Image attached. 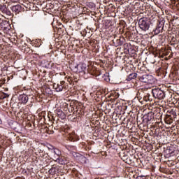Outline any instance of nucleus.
<instances>
[{"label": "nucleus", "mask_w": 179, "mask_h": 179, "mask_svg": "<svg viewBox=\"0 0 179 179\" xmlns=\"http://www.w3.org/2000/svg\"><path fill=\"white\" fill-rule=\"evenodd\" d=\"M18 101L20 104H27L29 101V96L27 94H20L18 96Z\"/></svg>", "instance_id": "nucleus-5"}, {"label": "nucleus", "mask_w": 179, "mask_h": 179, "mask_svg": "<svg viewBox=\"0 0 179 179\" xmlns=\"http://www.w3.org/2000/svg\"><path fill=\"white\" fill-rule=\"evenodd\" d=\"M138 79L140 80V82H143V83H152L153 80V76L151 75H143L141 76H138Z\"/></svg>", "instance_id": "nucleus-3"}, {"label": "nucleus", "mask_w": 179, "mask_h": 179, "mask_svg": "<svg viewBox=\"0 0 179 179\" xmlns=\"http://www.w3.org/2000/svg\"><path fill=\"white\" fill-rule=\"evenodd\" d=\"M140 177H143V176H140Z\"/></svg>", "instance_id": "nucleus-26"}, {"label": "nucleus", "mask_w": 179, "mask_h": 179, "mask_svg": "<svg viewBox=\"0 0 179 179\" xmlns=\"http://www.w3.org/2000/svg\"><path fill=\"white\" fill-rule=\"evenodd\" d=\"M116 44L117 46H120V45H122L123 43L122 41H121V39H117L116 41Z\"/></svg>", "instance_id": "nucleus-19"}, {"label": "nucleus", "mask_w": 179, "mask_h": 179, "mask_svg": "<svg viewBox=\"0 0 179 179\" xmlns=\"http://www.w3.org/2000/svg\"><path fill=\"white\" fill-rule=\"evenodd\" d=\"M143 99L145 100V101H152V96L150 95V94H147Z\"/></svg>", "instance_id": "nucleus-16"}, {"label": "nucleus", "mask_w": 179, "mask_h": 179, "mask_svg": "<svg viewBox=\"0 0 179 179\" xmlns=\"http://www.w3.org/2000/svg\"><path fill=\"white\" fill-rule=\"evenodd\" d=\"M56 162L59 163V164L62 165L68 164V159H66L65 157H57V158L56 159Z\"/></svg>", "instance_id": "nucleus-6"}, {"label": "nucleus", "mask_w": 179, "mask_h": 179, "mask_svg": "<svg viewBox=\"0 0 179 179\" xmlns=\"http://www.w3.org/2000/svg\"><path fill=\"white\" fill-rule=\"evenodd\" d=\"M67 138L69 139V141H70V142H75V134H69L67 135Z\"/></svg>", "instance_id": "nucleus-15"}, {"label": "nucleus", "mask_w": 179, "mask_h": 179, "mask_svg": "<svg viewBox=\"0 0 179 179\" xmlns=\"http://www.w3.org/2000/svg\"><path fill=\"white\" fill-rule=\"evenodd\" d=\"M55 148V147H54V146H52V145H48V150L50 151V152L52 150H54Z\"/></svg>", "instance_id": "nucleus-20"}, {"label": "nucleus", "mask_w": 179, "mask_h": 179, "mask_svg": "<svg viewBox=\"0 0 179 179\" xmlns=\"http://www.w3.org/2000/svg\"><path fill=\"white\" fill-rule=\"evenodd\" d=\"M64 83H65V82H64V81H62V82L60 83V85H62H62H63Z\"/></svg>", "instance_id": "nucleus-23"}, {"label": "nucleus", "mask_w": 179, "mask_h": 179, "mask_svg": "<svg viewBox=\"0 0 179 179\" xmlns=\"http://www.w3.org/2000/svg\"><path fill=\"white\" fill-rule=\"evenodd\" d=\"M11 9H12L13 12H15V13H19V12H20V10H22V6H20L19 4L13 6Z\"/></svg>", "instance_id": "nucleus-11"}, {"label": "nucleus", "mask_w": 179, "mask_h": 179, "mask_svg": "<svg viewBox=\"0 0 179 179\" xmlns=\"http://www.w3.org/2000/svg\"><path fill=\"white\" fill-rule=\"evenodd\" d=\"M144 118L147 123L150 122V121L153 120V115H152V113H148L147 115H144Z\"/></svg>", "instance_id": "nucleus-14"}, {"label": "nucleus", "mask_w": 179, "mask_h": 179, "mask_svg": "<svg viewBox=\"0 0 179 179\" xmlns=\"http://www.w3.org/2000/svg\"><path fill=\"white\" fill-rule=\"evenodd\" d=\"M157 27H158L159 29L163 30V29L164 28V22H163V21L159 22L157 24Z\"/></svg>", "instance_id": "nucleus-17"}, {"label": "nucleus", "mask_w": 179, "mask_h": 179, "mask_svg": "<svg viewBox=\"0 0 179 179\" xmlns=\"http://www.w3.org/2000/svg\"><path fill=\"white\" fill-rule=\"evenodd\" d=\"M115 1H117V2H120V1H121V0H115Z\"/></svg>", "instance_id": "nucleus-24"}, {"label": "nucleus", "mask_w": 179, "mask_h": 179, "mask_svg": "<svg viewBox=\"0 0 179 179\" xmlns=\"http://www.w3.org/2000/svg\"><path fill=\"white\" fill-rule=\"evenodd\" d=\"M48 134L49 135H52V134H54V131H53V130H48Z\"/></svg>", "instance_id": "nucleus-21"}, {"label": "nucleus", "mask_w": 179, "mask_h": 179, "mask_svg": "<svg viewBox=\"0 0 179 179\" xmlns=\"http://www.w3.org/2000/svg\"><path fill=\"white\" fill-rule=\"evenodd\" d=\"M0 11H1L3 15H8V16H10V12L8 10L6 5H0Z\"/></svg>", "instance_id": "nucleus-9"}, {"label": "nucleus", "mask_w": 179, "mask_h": 179, "mask_svg": "<svg viewBox=\"0 0 179 179\" xmlns=\"http://www.w3.org/2000/svg\"><path fill=\"white\" fill-rule=\"evenodd\" d=\"M138 26L143 31H148L150 27V24L148 19L143 17L138 20Z\"/></svg>", "instance_id": "nucleus-2"}, {"label": "nucleus", "mask_w": 179, "mask_h": 179, "mask_svg": "<svg viewBox=\"0 0 179 179\" xmlns=\"http://www.w3.org/2000/svg\"><path fill=\"white\" fill-rule=\"evenodd\" d=\"M94 75H96V76H99L100 73H99V71H96L95 73H94Z\"/></svg>", "instance_id": "nucleus-22"}, {"label": "nucleus", "mask_w": 179, "mask_h": 179, "mask_svg": "<svg viewBox=\"0 0 179 179\" xmlns=\"http://www.w3.org/2000/svg\"><path fill=\"white\" fill-rule=\"evenodd\" d=\"M152 93L155 99L157 100H163L166 97V93L160 88H154L152 90Z\"/></svg>", "instance_id": "nucleus-1"}, {"label": "nucleus", "mask_w": 179, "mask_h": 179, "mask_svg": "<svg viewBox=\"0 0 179 179\" xmlns=\"http://www.w3.org/2000/svg\"><path fill=\"white\" fill-rule=\"evenodd\" d=\"M93 69H94V71H96V68H94Z\"/></svg>", "instance_id": "nucleus-25"}, {"label": "nucleus", "mask_w": 179, "mask_h": 179, "mask_svg": "<svg viewBox=\"0 0 179 179\" xmlns=\"http://www.w3.org/2000/svg\"><path fill=\"white\" fill-rule=\"evenodd\" d=\"M9 22L6 20L3 21L0 23V27L3 31H5L6 30H9Z\"/></svg>", "instance_id": "nucleus-7"}, {"label": "nucleus", "mask_w": 179, "mask_h": 179, "mask_svg": "<svg viewBox=\"0 0 179 179\" xmlns=\"http://www.w3.org/2000/svg\"><path fill=\"white\" fill-rule=\"evenodd\" d=\"M50 156H52L53 157H58L61 156L62 153L61 151L58 148H55L50 152Z\"/></svg>", "instance_id": "nucleus-8"}, {"label": "nucleus", "mask_w": 179, "mask_h": 179, "mask_svg": "<svg viewBox=\"0 0 179 179\" xmlns=\"http://www.w3.org/2000/svg\"><path fill=\"white\" fill-rule=\"evenodd\" d=\"M57 115L59 117V118H61V120H65L66 118V115H65V113L62 111L61 109H57L56 110Z\"/></svg>", "instance_id": "nucleus-10"}, {"label": "nucleus", "mask_w": 179, "mask_h": 179, "mask_svg": "<svg viewBox=\"0 0 179 179\" xmlns=\"http://www.w3.org/2000/svg\"><path fill=\"white\" fill-rule=\"evenodd\" d=\"M54 89H55L56 92H62L64 87H62V84H56L55 83L54 85Z\"/></svg>", "instance_id": "nucleus-13"}, {"label": "nucleus", "mask_w": 179, "mask_h": 179, "mask_svg": "<svg viewBox=\"0 0 179 179\" xmlns=\"http://www.w3.org/2000/svg\"><path fill=\"white\" fill-rule=\"evenodd\" d=\"M137 76L138 74L136 73H132L127 76L126 80H127V82H131L132 79H136Z\"/></svg>", "instance_id": "nucleus-12"}, {"label": "nucleus", "mask_w": 179, "mask_h": 179, "mask_svg": "<svg viewBox=\"0 0 179 179\" xmlns=\"http://www.w3.org/2000/svg\"><path fill=\"white\" fill-rule=\"evenodd\" d=\"M87 68V66L85 63H80L79 64H77L75 66V69H76V72H83V73H86V69Z\"/></svg>", "instance_id": "nucleus-4"}, {"label": "nucleus", "mask_w": 179, "mask_h": 179, "mask_svg": "<svg viewBox=\"0 0 179 179\" xmlns=\"http://www.w3.org/2000/svg\"><path fill=\"white\" fill-rule=\"evenodd\" d=\"M162 31L163 29H160V28H158V27H157L153 31L154 34H160V33H162Z\"/></svg>", "instance_id": "nucleus-18"}]
</instances>
